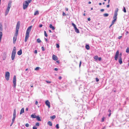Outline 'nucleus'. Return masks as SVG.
<instances>
[{"instance_id":"f257e3e1","label":"nucleus","mask_w":129,"mask_h":129,"mask_svg":"<svg viewBox=\"0 0 129 129\" xmlns=\"http://www.w3.org/2000/svg\"><path fill=\"white\" fill-rule=\"evenodd\" d=\"M20 23L19 21H18L17 24L16 28L15 33L18 34L19 29V28Z\"/></svg>"},{"instance_id":"f03ea898","label":"nucleus","mask_w":129,"mask_h":129,"mask_svg":"<svg viewBox=\"0 0 129 129\" xmlns=\"http://www.w3.org/2000/svg\"><path fill=\"white\" fill-rule=\"evenodd\" d=\"M29 3L28 1H25L23 4V8L24 10L26 9L29 5Z\"/></svg>"},{"instance_id":"7ed1b4c3","label":"nucleus","mask_w":129,"mask_h":129,"mask_svg":"<svg viewBox=\"0 0 129 129\" xmlns=\"http://www.w3.org/2000/svg\"><path fill=\"white\" fill-rule=\"evenodd\" d=\"M10 76V74L9 72H6L5 78L8 81L9 80Z\"/></svg>"},{"instance_id":"20e7f679","label":"nucleus","mask_w":129,"mask_h":129,"mask_svg":"<svg viewBox=\"0 0 129 129\" xmlns=\"http://www.w3.org/2000/svg\"><path fill=\"white\" fill-rule=\"evenodd\" d=\"M16 76L15 75L13 78V86L14 88H15L16 86Z\"/></svg>"},{"instance_id":"39448f33","label":"nucleus","mask_w":129,"mask_h":129,"mask_svg":"<svg viewBox=\"0 0 129 129\" xmlns=\"http://www.w3.org/2000/svg\"><path fill=\"white\" fill-rule=\"evenodd\" d=\"M18 34H16V33H15L14 34L13 39V42L14 44L16 43L17 39V37Z\"/></svg>"},{"instance_id":"423d86ee","label":"nucleus","mask_w":129,"mask_h":129,"mask_svg":"<svg viewBox=\"0 0 129 129\" xmlns=\"http://www.w3.org/2000/svg\"><path fill=\"white\" fill-rule=\"evenodd\" d=\"M119 55V51L118 50H117L116 52L115 56L114 57L115 60H117L118 58Z\"/></svg>"},{"instance_id":"0eeeda50","label":"nucleus","mask_w":129,"mask_h":129,"mask_svg":"<svg viewBox=\"0 0 129 129\" xmlns=\"http://www.w3.org/2000/svg\"><path fill=\"white\" fill-rule=\"evenodd\" d=\"M45 103L46 105L48 107V108H50V103L48 100L46 101L45 102Z\"/></svg>"},{"instance_id":"6e6552de","label":"nucleus","mask_w":129,"mask_h":129,"mask_svg":"<svg viewBox=\"0 0 129 129\" xmlns=\"http://www.w3.org/2000/svg\"><path fill=\"white\" fill-rule=\"evenodd\" d=\"M29 34H26V36L24 40V41L25 42H26L27 41L29 37Z\"/></svg>"},{"instance_id":"1a4fd4ad","label":"nucleus","mask_w":129,"mask_h":129,"mask_svg":"<svg viewBox=\"0 0 129 129\" xmlns=\"http://www.w3.org/2000/svg\"><path fill=\"white\" fill-rule=\"evenodd\" d=\"M16 48L15 47H13V50L12 53L16 54Z\"/></svg>"},{"instance_id":"9d476101","label":"nucleus","mask_w":129,"mask_h":129,"mask_svg":"<svg viewBox=\"0 0 129 129\" xmlns=\"http://www.w3.org/2000/svg\"><path fill=\"white\" fill-rule=\"evenodd\" d=\"M52 58L54 60H56L58 59L57 57L54 55H53Z\"/></svg>"},{"instance_id":"9b49d317","label":"nucleus","mask_w":129,"mask_h":129,"mask_svg":"<svg viewBox=\"0 0 129 129\" xmlns=\"http://www.w3.org/2000/svg\"><path fill=\"white\" fill-rule=\"evenodd\" d=\"M15 54H11V59L12 60H13L15 58Z\"/></svg>"},{"instance_id":"f8f14e48","label":"nucleus","mask_w":129,"mask_h":129,"mask_svg":"<svg viewBox=\"0 0 129 129\" xmlns=\"http://www.w3.org/2000/svg\"><path fill=\"white\" fill-rule=\"evenodd\" d=\"M24 112V108H22L20 110V114L21 115L22 113Z\"/></svg>"},{"instance_id":"ddd939ff","label":"nucleus","mask_w":129,"mask_h":129,"mask_svg":"<svg viewBox=\"0 0 129 129\" xmlns=\"http://www.w3.org/2000/svg\"><path fill=\"white\" fill-rule=\"evenodd\" d=\"M17 54L18 55H21L22 54V51L21 49L20 50L17 52Z\"/></svg>"},{"instance_id":"4468645a","label":"nucleus","mask_w":129,"mask_h":129,"mask_svg":"<svg viewBox=\"0 0 129 129\" xmlns=\"http://www.w3.org/2000/svg\"><path fill=\"white\" fill-rule=\"evenodd\" d=\"M119 62L120 64H121L122 63V59L121 58H119L118 59Z\"/></svg>"},{"instance_id":"2eb2a0df","label":"nucleus","mask_w":129,"mask_h":129,"mask_svg":"<svg viewBox=\"0 0 129 129\" xmlns=\"http://www.w3.org/2000/svg\"><path fill=\"white\" fill-rule=\"evenodd\" d=\"M10 9H7L5 13V16H6L8 13Z\"/></svg>"},{"instance_id":"dca6fc26","label":"nucleus","mask_w":129,"mask_h":129,"mask_svg":"<svg viewBox=\"0 0 129 129\" xmlns=\"http://www.w3.org/2000/svg\"><path fill=\"white\" fill-rule=\"evenodd\" d=\"M74 29L75 32H76L77 33H79V29L78 28H77V27L74 28Z\"/></svg>"},{"instance_id":"f3484780","label":"nucleus","mask_w":129,"mask_h":129,"mask_svg":"<svg viewBox=\"0 0 129 129\" xmlns=\"http://www.w3.org/2000/svg\"><path fill=\"white\" fill-rule=\"evenodd\" d=\"M47 124L48 125H49L50 126H51L52 125V123L50 121H49L48 122Z\"/></svg>"},{"instance_id":"a211bd4d","label":"nucleus","mask_w":129,"mask_h":129,"mask_svg":"<svg viewBox=\"0 0 129 129\" xmlns=\"http://www.w3.org/2000/svg\"><path fill=\"white\" fill-rule=\"evenodd\" d=\"M50 28H51L53 30H54L55 29L54 27L51 24H50L49 26Z\"/></svg>"},{"instance_id":"6ab92c4d","label":"nucleus","mask_w":129,"mask_h":129,"mask_svg":"<svg viewBox=\"0 0 129 129\" xmlns=\"http://www.w3.org/2000/svg\"><path fill=\"white\" fill-rule=\"evenodd\" d=\"M117 14H114V16H113V19H115V20H116L117 19Z\"/></svg>"},{"instance_id":"aec40b11","label":"nucleus","mask_w":129,"mask_h":129,"mask_svg":"<svg viewBox=\"0 0 129 129\" xmlns=\"http://www.w3.org/2000/svg\"><path fill=\"white\" fill-rule=\"evenodd\" d=\"M3 35V33L2 32H0V43L1 42V40Z\"/></svg>"},{"instance_id":"412c9836","label":"nucleus","mask_w":129,"mask_h":129,"mask_svg":"<svg viewBox=\"0 0 129 129\" xmlns=\"http://www.w3.org/2000/svg\"><path fill=\"white\" fill-rule=\"evenodd\" d=\"M36 118L37 120L38 121H41V119L40 118V117L39 116H37Z\"/></svg>"},{"instance_id":"4be33fe9","label":"nucleus","mask_w":129,"mask_h":129,"mask_svg":"<svg viewBox=\"0 0 129 129\" xmlns=\"http://www.w3.org/2000/svg\"><path fill=\"white\" fill-rule=\"evenodd\" d=\"M118 8H117L115 10L114 14L117 15V12L118 11Z\"/></svg>"},{"instance_id":"5701e85b","label":"nucleus","mask_w":129,"mask_h":129,"mask_svg":"<svg viewBox=\"0 0 129 129\" xmlns=\"http://www.w3.org/2000/svg\"><path fill=\"white\" fill-rule=\"evenodd\" d=\"M39 14V12L38 11H37L35 12L34 13V15H38Z\"/></svg>"},{"instance_id":"b1692460","label":"nucleus","mask_w":129,"mask_h":129,"mask_svg":"<svg viewBox=\"0 0 129 129\" xmlns=\"http://www.w3.org/2000/svg\"><path fill=\"white\" fill-rule=\"evenodd\" d=\"M37 116H36V115H35L33 114H32L31 115V117H32L33 118H36L37 117Z\"/></svg>"},{"instance_id":"393cba45","label":"nucleus","mask_w":129,"mask_h":129,"mask_svg":"<svg viewBox=\"0 0 129 129\" xmlns=\"http://www.w3.org/2000/svg\"><path fill=\"white\" fill-rule=\"evenodd\" d=\"M85 48L87 50H89V49L90 47L89 45H86Z\"/></svg>"},{"instance_id":"a878e982","label":"nucleus","mask_w":129,"mask_h":129,"mask_svg":"<svg viewBox=\"0 0 129 129\" xmlns=\"http://www.w3.org/2000/svg\"><path fill=\"white\" fill-rule=\"evenodd\" d=\"M16 109H15L14 110L13 116H16Z\"/></svg>"},{"instance_id":"bb28decb","label":"nucleus","mask_w":129,"mask_h":129,"mask_svg":"<svg viewBox=\"0 0 129 129\" xmlns=\"http://www.w3.org/2000/svg\"><path fill=\"white\" fill-rule=\"evenodd\" d=\"M30 31L29 30L27 29L26 31V34L29 35V33Z\"/></svg>"},{"instance_id":"cd10ccee","label":"nucleus","mask_w":129,"mask_h":129,"mask_svg":"<svg viewBox=\"0 0 129 129\" xmlns=\"http://www.w3.org/2000/svg\"><path fill=\"white\" fill-rule=\"evenodd\" d=\"M98 56L96 55L94 57V58L96 60H97L98 59Z\"/></svg>"},{"instance_id":"c85d7f7f","label":"nucleus","mask_w":129,"mask_h":129,"mask_svg":"<svg viewBox=\"0 0 129 129\" xmlns=\"http://www.w3.org/2000/svg\"><path fill=\"white\" fill-rule=\"evenodd\" d=\"M116 20H115V19H114L112 21V24H113L116 21Z\"/></svg>"},{"instance_id":"c756f323","label":"nucleus","mask_w":129,"mask_h":129,"mask_svg":"<svg viewBox=\"0 0 129 129\" xmlns=\"http://www.w3.org/2000/svg\"><path fill=\"white\" fill-rule=\"evenodd\" d=\"M72 25L74 27V28L77 27L76 25L73 23H72Z\"/></svg>"},{"instance_id":"7c9ffc66","label":"nucleus","mask_w":129,"mask_h":129,"mask_svg":"<svg viewBox=\"0 0 129 129\" xmlns=\"http://www.w3.org/2000/svg\"><path fill=\"white\" fill-rule=\"evenodd\" d=\"M15 117H16V116H13V118H12V121L14 122Z\"/></svg>"},{"instance_id":"2f4dec72","label":"nucleus","mask_w":129,"mask_h":129,"mask_svg":"<svg viewBox=\"0 0 129 129\" xmlns=\"http://www.w3.org/2000/svg\"><path fill=\"white\" fill-rule=\"evenodd\" d=\"M103 16L104 17H107L109 16V14L107 13L104 14H103Z\"/></svg>"},{"instance_id":"473e14b6","label":"nucleus","mask_w":129,"mask_h":129,"mask_svg":"<svg viewBox=\"0 0 129 129\" xmlns=\"http://www.w3.org/2000/svg\"><path fill=\"white\" fill-rule=\"evenodd\" d=\"M37 41L39 43L41 42V41L40 39H38L37 40Z\"/></svg>"},{"instance_id":"72a5a7b5","label":"nucleus","mask_w":129,"mask_h":129,"mask_svg":"<svg viewBox=\"0 0 129 129\" xmlns=\"http://www.w3.org/2000/svg\"><path fill=\"white\" fill-rule=\"evenodd\" d=\"M32 26H29V27H28V28H27V29H28V30H29L30 31H31V28L32 27Z\"/></svg>"},{"instance_id":"f704fd0d","label":"nucleus","mask_w":129,"mask_h":129,"mask_svg":"<svg viewBox=\"0 0 129 129\" xmlns=\"http://www.w3.org/2000/svg\"><path fill=\"white\" fill-rule=\"evenodd\" d=\"M44 35H45V36L46 37H47L48 35H47V33H46V31H44Z\"/></svg>"},{"instance_id":"c9c22d12","label":"nucleus","mask_w":129,"mask_h":129,"mask_svg":"<svg viewBox=\"0 0 129 129\" xmlns=\"http://www.w3.org/2000/svg\"><path fill=\"white\" fill-rule=\"evenodd\" d=\"M126 52L127 53H129V48H127V49H126Z\"/></svg>"},{"instance_id":"e433bc0d","label":"nucleus","mask_w":129,"mask_h":129,"mask_svg":"<svg viewBox=\"0 0 129 129\" xmlns=\"http://www.w3.org/2000/svg\"><path fill=\"white\" fill-rule=\"evenodd\" d=\"M40 68L39 67H37L36 68H35V70L36 71L38 70Z\"/></svg>"},{"instance_id":"4c0bfd02","label":"nucleus","mask_w":129,"mask_h":129,"mask_svg":"<svg viewBox=\"0 0 129 129\" xmlns=\"http://www.w3.org/2000/svg\"><path fill=\"white\" fill-rule=\"evenodd\" d=\"M11 7V5H8L7 9H10Z\"/></svg>"},{"instance_id":"58836bf2","label":"nucleus","mask_w":129,"mask_h":129,"mask_svg":"<svg viewBox=\"0 0 129 129\" xmlns=\"http://www.w3.org/2000/svg\"><path fill=\"white\" fill-rule=\"evenodd\" d=\"M123 11L125 13H126V10L125 9V7H123Z\"/></svg>"},{"instance_id":"ea45409f","label":"nucleus","mask_w":129,"mask_h":129,"mask_svg":"<svg viewBox=\"0 0 129 129\" xmlns=\"http://www.w3.org/2000/svg\"><path fill=\"white\" fill-rule=\"evenodd\" d=\"M51 117L52 119H54L55 118L56 116L55 115H53L52 116H51Z\"/></svg>"},{"instance_id":"a19ab883","label":"nucleus","mask_w":129,"mask_h":129,"mask_svg":"<svg viewBox=\"0 0 129 129\" xmlns=\"http://www.w3.org/2000/svg\"><path fill=\"white\" fill-rule=\"evenodd\" d=\"M56 128L58 129L59 128V124H57L56 125Z\"/></svg>"},{"instance_id":"79ce46f5","label":"nucleus","mask_w":129,"mask_h":129,"mask_svg":"<svg viewBox=\"0 0 129 129\" xmlns=\"http://www.w3.org/2000/svg\"><path fill=\"white\" fill-rule=\"evenodd\" d=\"M105 118L104 117H103L102 118V120H101L102 122H103L104 121Z\"/></svg>"},{"instance_id":"37998d69","label":"nucleus","mask_w":129,"mask_h":129,"mask_svg":"<svg viewBox=\"0 0 129 129\" xmlns=\"http://www.w3.org/2000/svg\"><path fill=\"white\" fill-rule=\"evenodd\" d=\"M40 125V124L39 123H37L36 124V126H39Z\"/></svg>"},{"instance_id":"c03bdc74","label":"nucleus","mask_w":129,"mask_h":129,"mask_svg":"<svg viewBox=\"0 0 129 129\" xmlns=\"http://www.w3.org/2000/svg\"><path fill=\"white\" fill-rule=\"evenodd\" d=\"M25 125L26 127H28L29 126V124L28 123H27Z\"/></svg>"},{"instance_id":"a18cd8bd","label":"nucleus","mask_w":129,"mask_h":129,"mask_svg":"<svg viewBox=\"0 0 129 129\" xmlns=\"http://www.w3.org/2000/svg\"><path fill=\"white\" fill-rule=\"evenodd\" d=\"M33 129H37V127L35 126H33Z\"/></svg>"},{"instance_id":"49530a36","label":"nucleus","mask_w":129,"mask_h":129,"mask_svg":"<svg viewBox=\"0 0 129 129\" xmlns=\"http://www.w3.org/2000/svg\"><path fill=\"white\" fill-rule=\"evenodd\" d=\"M41 49L42 51H44L45 50L43 46L42 47Z\"/></svg>"},{"instance_id":"de8ad7c7","label":"nucleus","mask_w":129,"mask_h":129,"mask_svg":"<svg viewBox=\"0 0 129 129\" xmlns=\"http://www.w3.org/2000/svg\"><path fill=\"white\" fill-rule=\"evenodd\" d=\"M56 47L57 48H59V46L58 44H56Z\"/></svg>"},{"instance_id":"09e8293b","label":"nucleus","mask_w":129,"mask_h":129,"mask_svg":"<svg viewBox=\"0 0 129 129\" xmlns=\"http://www.w3.org/2000/svg\"><path fill=\"white\" fill-rule=\"evenodd\" d=\"M96 81L97 82H98L99 81V79L97 78H95Z\"/></svg>"},{"instance_id":"8fccbe9b","label":"nucleus","mask_w":129,"mask_h":129,"mask_svg":"<svg viewBox=\"0 0 129 129\" xmlns=\"http://www.w3.org/2000/svg\"><path fill=\"white\" fill-rule=\"evenodd\" d=\"M12 3V2L9 1V2L8 5H11Z\"/></svg>"},{"instance_id":"3c124183","label":"nucleus","mask_w":129,"mask_h":129,"mask_svg":"<svg viewBox=\"0 0 129 129\" xmlns=\"http://www.w3.org/2000/svg\"><path fill=\"white\" fill-rule=\"evenodd\" d=\"M98 59L99 61H101L102 60V58L101 57H99L98 58Z\"/></svg>"},{"instance_id":"603ef678","label":"nucleus","mask_w":129,"mask_h":129,"mask_svg":"<svg viewBox=\"0 0 129 129\" xmlns=\"http://www.w3.org/2000/svg\"><path fill=\"white\" fill-rule=\"evenodd\" d=\"M3 29L2 27H0V32H2L3 31Z\"/></svg>"},{"instance_id":"864d4df0","label":"nucleus","mask_w":129,"mask_h":129,"mask_svg":"<svg viewBox=\"0 0 129 129\" xmlns=\"http://www.w3.org/2000/svg\"><path fill=\"white\" fill-rule=\"evenodd\" d=\"M121 56H122V53H120L119 54V58H121Z\"/></svg>"},{"instance_id":"5fc2aeb1","label":"nucleus","mask_w":129,"mask_h":129,"mask_svg":"<svg viewBox=\"0 0 129 129\" xmlns=\"http://www.w3.org/2000/svg\"><path fill=\"white\" fill-rule=\"evenodd\" d=\"M34 53L35 54H37V50H35Z\"/></svg>"},{"instance_id":"6e6d98bb","label":"nucleus","mask_w":129,"mask_h":129,"mask_svg":"<svg viewBox=\"0 0 129 129\" xmlns=\"http://www.w3.org/2000/svg\"><path fill=\"white\" fill-rule=\"evenodd\" d=\"M46 81L48 83H50L51 82L50 81L46 80Z\"/></svg>"},{"instance_id":"4d7b16f0","label":"nucleus","mask_w":129,"mask_h":129,"mask_svg":"<svg viewBox=\"0 0 129 129\" xmlns=\"http://www.w3.org/2000/svg\"><path fill=\"white\" fill-rule=\"evenodd\" d=\"M0 27H3L2 24L1 23H0Z\"/></svg>"},{"instance_id":"13d9d810","label":"nucleus","mask_w":129,"mask_h":129,"mask_svg":"<svg viewBox=\"0 0 129 129\" xmlns=\"http://www.w3.org/2000/svg\"><path fill=\"white\" fill-rule=\"evenodd\" d=\"M62 79V77L60 76L59 77H58V79L59 80H61Z\"/></svg>"},{"instance_id":"bf43d9fd","label":"nucleus","mask_w":129,"mask_h":129,"mask_svg":"<svg viewBox=\"0 0 129 129\" xmlns=\"http://www.w3.org/2000/svg\"><path fill=\"white\" fill-rule=\"evenodd\" d=\"M81 61H80V62L79 65V67H80L81 64Z\"/></svg>"},{"instance_id":"052dcab7","label":"nucleus","mask_w":129,"mask_h":129,"mask_svg":"<svg viewBox=\"0 0 129 129\" xmlns=\"http://www.w3.org/2000/svg\"><path fill=\"white\" fill-rule=\"evenodd\" d=\"M27 1H28V3H30L32 1V0H27Z\"/></svg>"},{"instance_id":"680f3d73","label":"nucleus","mask_w":129,"mask_h":129,"mask_svg":"<svg viewBox=\"0 0 129 129\" xmlns=\"http://www.w3.org/2000/svg\"><path fill=\"white\" fill-rule=\"evenodd\" d=\"M43 26V25L42 24H41L39 25V27H41Z\"/></svg>"},{"instance_id":"e2e57ef3","label":"nucleus","mask_w":129,"mask_h":129,"mask_svg":"<svg viewBox=\"0 0 129 129\" xmlns=\"http://www.w3.org/2000/svg\"><path fill=\"white\" fill-rule=\"evenodd\" d=\"M112 91L114 92H116V90H114L113 89L112 90Z\"/></svg>"},{"instance_id":"0e129e2a","label":"nucleus","mask_w":129,"mask_h":129,"mask_svg":"<svg viewBox=\"0 0 129 129\" xmlns=\"http://www.w3.org/2000/svg\"><path fill=\"white\" fill-rule=\"evenodd\" d=\"M62 15L63 16H64L66 15V14L64 12H63Z\"/></svg>"},{"instance_id":"69168bd1","label":"nucleus","mask_w":129,"mask_h":129,"mask_svg":"<svg viewBox=\"0 0 129 129\" xmlns=\"http://www.w3.org/2000/svg\"><path fill=\"white\" fill-rule=\"evenodd\" d=\"M38 102L37 101H36V102H35V104L36 105H37L38 104Z\"/></svg>"},{"instance_id":"338daca9","label":"nucleus","mask_w":129,"mask_h":129,"mask_svg":"<svg viewBox=\"0 0 129 129\" xmlns=\"http://www.w3.org/2000/svg\"><path fill=\"white\" fill-rule=\"evenodd\" d=\"M14 121H12V122H11V123L10 125V126H11L13 124V123H14Z\"/></svg>"},{"instance_id":"774afa93","label":"nucleus","mask_w":129,"mask_h":129,"mask_svg":"<svg viewBox=\"0 0 129 129\" xmlns=\"http://www.w3.org/2000/svg\"><path fill=\"white\" fill-rule=\"evenodd\" d=\"M54 70L55 71H57L58 70V69L57 68H56L54 69Z\"/></svg>"}]
</instances>
